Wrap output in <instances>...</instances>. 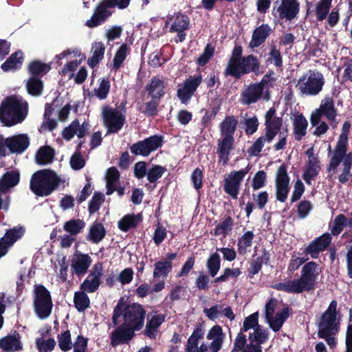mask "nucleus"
<instances>
[{
  "label": "nucleus",
  "instance_id": "20e7f679",
  "mask_svg": "<svg viewBox=\"0 0 352 352\" xmlns=\"http://www.w3.org/2000/svg\"><path fill=\"white\" fill-rule=\"evenodd\" d=\"M146 311L139 304L126 305L123 301H120L114 309L113 320L115 324L121 322L131 327L135 331L140 329L144 322Z\"/></svg>",
  "mask_w": 352,
  "mask_h": 352
},
{
  "label": "nucleus",
  "instance_id": "b1692460",
  "mask_svg": "<svg viewBox=\"0 0 352 352\" xmlns=\"http://www.w3.org/2000/svg\"><path fill=\"white\" fill-rule=\"evenodd\" d=\"M206 338L212 340L209 345L211 352H218L221 350L224 339L225 334L223 332L221 327L215 325L212 327L208 331Z\"/></svg>",
  "mask_w": 352,
  "mask_h": 352
},
{
  "label": "nucleus",
  "instance_id": "a18cd8bd",
  "mask_svg": "<svg viewBox=\"0 0 352 352\" xmlns=\"http://www.w3.org/2000/svg\"><path fill=\"white\" fill-rule=\"evenodd\" d=\"M74 307L79 312H84L90 307V299L86 292L79 291L74 293Z\"/></svg>",
  "mask_w": 352,
  "mask_h": 352
},
{
  "label": "nucleus",
  "instance_id": "6e6552de",
  "mask_svg": "<svg viewBox=\"0 0 352 352\" xmlns=\"http://www.w3.org/2000/svg\"><path fill=\"white\" fill-rule=\"evenodd\" d=\"M324 84L323 75L319 72L309 70L298 80L296 87L305 96H316L322 89Z\"/></svg>",
  "mask_w": 352,
  "mask_h": 352
},
{
  "label": "nucleus",
  "instance_id": "09e8293b",
  "mask_svg": "<svg viewBox=\"0 0 352 352\" xmlns=\"http://www.w3.org/2000/svg\"><path fill=\"white\" fill-rule=\"evenodd\" d=\"M172 262L166 260H160L154 265L153 277H166L172 270Z\"/></svg>",
  "mask_w": 352,
  "mask_h": 352
},
{
  "label": "nucleus",
  "instance_id": "e2e57ef3",
  "mask_svg": "<svg viewBox=\"0 0 352 352\" xmlns=\"http://www.w3.org/2000/svg\"><path fill=\"white\" fill-rule=\"evenodd\" d=\"M242 65L243 72L248 74L251 72H254L259 65L258 59L253 55H249L242 58Z\"/></svg>",
  "mask_w": 352,
  "mask_h": 352
},
{
  "label": "nucleus",
  "instance_id": "cd10ccee",
  "mask_svg": "<svg viewBox=\"0 0 352 352\" xmlns=\"http://www.w3.org/2000/svg\"><path fill=\"white\" fill-rule=\"evenodd\" d=\"M267 332L257 331L256 335L249 336V343L247 344L243 352H262L261 344L267 340Z\"/></svg>",
  "mask_w": 352,
  "mask_h": 352
},
{
  "label": "nucleus",
  "instance_id": "ddd939ff",
  "mask_svg": "<svg viewBox=\"0 0 352 352\" xmlns=\"http://www.w3.org/2000/svg\"><path fill=\"white\" fill-rule=\"evenodd\" d=\"M289 177L287 167L282 164L277 170L276 174V197L280 202H285L289 191Z\"/></svg>",
  "mask_w": 352,
  "mask_h": 352
},
{
  "label": "nucleus",
  "instance_id": "1a4fd4ad",
  "mask_svg": "<svg viewBox=\"0 0 352 352\" xmlns=\"http://www.w3.org/2000/svg\"><path fill=\"white\" fill-rule=\"evenodd\" d=\"M351 127L349 122H345L342 128V133L339 137L337 145L332 153L327 171L329 173V177L333 178L337 173V169L341 164L344 156L346 153V146L348 145V133Z\"/></svg>",
  "mask_w": 352,
  "mask_h": 352
},
{
  "label": "nucleus",
  "instance_id": "423d86ee",
  "mask_svg": "<svg viewBox=\"0 0 352 352\" xmlns=\"http://www.w3.org/2000/svg\"><path fill=\"white\" fill-rule=\"evenodd\" d=\"M282 126V119L276 116V109L270 108L265 114V135L258 138L250 147L249 153L257 155L261 151L265 143L271 142Z\"/></svg>",
  "mask_w": 352,
  "mask_h": 352
},
{
  "label": "nucleus",
  "instance_id": "a211bd4d",
  "mask_svg": "<svg viewBox=\"0 0 352 352\" xmlns=\"http://www.w3.org/2000/svg\"><path fill=\"white\" fill-rule=\"evenodd\" d=\"M263 91L260 85L251 84L245 85L241 92L240 102L249 105L256 102L263 96Z\"/></svg>",
  "mask_w": 352,
  "mask_h": 352
},
{
  "label": "nucleus",
  "instance_id": "4d7b16f0",
  "mask_svg": "<svg viewBox=\"0 0 352 352\" xmlns=\"http://www.w3.org/2000/svg\"><path fill=\"white\" fill-rule=\"evenodd\" d=\"M105 235V230L101 223L94 224L89 230L87 240L94 243H98Z\"/></svg>",
  "mask_w": 352,
  "mask_h": 352
},
{
  "label": "nucleus",
  "instance_id": "3c124183",
  "mask_svg": "<svg viewBox=\"0 0 352 352\" xmlns=\"http://www.w3.org/2000/svg\"><path fill=\"white\" fill-rule=\"evenodd\" d=\"M100 285V280L98 276L90 274L80 285V289L85 292L93 293L98 289Z\"/></svg>",
  "mask_w": 352,
  "mask_h": 352
},
{
  "label": "nucleus",
  "instance_id": "a19ab883",
  "mask_svg": "<svg viewBox=\"0 0 352 352\" xmlns=\"http://www.w3.org/2000/svg\"><path fill=\"white\" fill-rule=\"evenodd\" d=\"M28 93L32 96H39L43 90V82L41 78L30 76L25 84Z\"/></svg>",
  "mask_w": 352,
  "mask_h": 352
},
{
  "label": "nucleus",
  "instance_id": "37998d69",
  "mask_svg": "<svg viewBox=\"0 0 352 352\" xmlns=\"http://www.w3.org/2000/svg\"><path fill=\"white\" fill-rule=\"evenodd\" d=\"M341 168L340 169V174L338 176V180L340 183H346L348 182L351 177V170L352 165V157L350 155L344 156Z\"/></svg>",
  "mask_w": 352,
  "mask_h": 352
},
{
  "label": "nucleus",
  "instance_id": "0e129e2a",
  "mask_svg": "<svg viewBox=\"0 0 352 352\" xmlns=\"http://www.w3.org/2000/svg\"><path fill=\"white\" fill-rule=\"evenodd\" d=\"M104 201V195L100 192H95L91 199L89 202L88 210L90 214L97 212Z\"/></svg>",
  "mask_w": 352,
  "mask_h": 352
},
{
  "label": "nucleus",
  "instance_id": "72a5a7b5",
  "mask_svg": "<svg viewBox=\"0 0 352 352\" xmlns=\"http://www.w3.org/2000/svg\"><path fill=\"white\" fill-rule=\"evenodd\" d=\"M320 170V162L319 160L314 161H307L302 178L307 184H311V180L314 179Z\"/></svg>",
  "mask_w": 352,
  "mask_h": 352
},
{
  "label": "nucleus",
  "instance_id": "58836bf2",
  "mask_svg": "<svg viewBox=\"0 0 352 352\" xmlns=\"http://www.w3.org/2000/svg\"><path fill=\"white\" fill-rule=\"evenodd\" d=\"M237 120L233 116L226 117L220 125L221 135L223 138H234Z\"/></svg>",
  "mask_w": 352,
  "mask_h": 352
},
{
  "label": "nucleus",
  "instance_id": "052dcab7",
  "mask_svg": "<svg viewBox=\"0 0 352 352\" xmlns=\"http://www.w3.org/2000/svg\"><path fill=\"white\" fill-rule=\"evenodd\" d=\"M58 341L59 348L64 352L69 351L73 346L71 333L69 330H66L58 335Z\"/></svg>",
  "mask_w": 352,
  "mask_h": 352
},
{
  "label": "nucleus",
  "instance_id": "7c9ffc66",
  "mask_svg": "<svg viewBox=\"0 0 352 352\" xmlns=\"http://www.w3.org/2000/svg\"><path fill=\"white\" fill-rule=\"evenodd\" d=\"M272 29L267 24H263L256 28L252 34V38L250 42V47L254 48L260 46L267 36L270 35Z\"/></svg>",
  "mask_w": 352,
  "mask_h": 352
},
{
  "label": "nucleus",
  "instance_id": "864d4df0",
  "mask_svg": "<svg viewBox=\"0 0 352 352\" xmlns=\"http://www.w3.org/2000/svg\"><path fill=\"white\" fill-rule=\"evenodd\" d=\"M204 334L202 329L197 328L188 339L186 352H195L198 348L199 341L203 338Z\"/></svg>",
  "mask_w": 352,
  "mask_h": 352
},
{
  "label": "nucleus",
  "instance_id": "c756f323",
  "mask_svg": "<svg viewBox=\"0 0 352 352\" xmlns=\"http://www.w3.org/2000/svg\"><path fill=\"white\" fill-rule=\"evenodd\" d=\"M52 63H45L40 60H33L28 66V72L31 76L42 78L52 69Z\"/></svg>",
  "mask_w": 352,
  "mask_h": 352
},
{
  "label": "nucleus",
  "instance_id": "680f3d73",
  "mask_svg": "<svg viewBox=\"0 0 352 352\" xmlns=\"http://www.w3.org/2000/svg\"><path fill=\"white\" fill-rule=\"evenodd\" d=\"M254 236V233L252 231H248L240 238L238 242L240 254H244L247 249L251 247Z\"/></svg>",
  "mask_w": 352,
  "mask_h": 352
},
{
  "label": "nucleus",
  "instance_id": "e433bc0d",
  "mask_svg": "<svg viewBox=\"0 0 352 352\" xmlns=\"http://www.w3.org/2000/svg\"><path fill=\"white\" fill-rule=\"evenodd\" d=\"M295 138L300 140L306 135L308 122L302 114L296 115L293 119Z\"/></svg>",
  "mask_w": 352,
  "mask_h": 352
},
{
  "label": "nucleus",
  "instance_id": "6ab92c4d",
  "mask_svg": "<svg viewBox=\"0 0 352 352\" xmlns=\"http://www.w3.org/2000/svg\"><path fill=\"white\" fill-rule=\"evenodd\" d=\"M0 349L4 352L20 351L23 349L21 342V336L19 332L14 331L12 334H8L0 339Z\"/></svg>",
  "mask_w": 352,
  "mask_h": 352
},
{
  "label": "nucleus",
  "instance_id": "f03ea898",
  "mask_svg": "<svg viewBox=\"0 0 352 352\" xmlns=\"http://www.w3.org/2000/svg\"><path fill=\"white\" fill-rule=\"evenodd\" d=\"M322 116L330 122L333 128L337 126L338 124V122L336 121L337 110L333 98H324L322 100L319 107L313 111L311 114L310 122L312 126L316 127L314 135L316 136H321L324 134L329 129L328 124L322 121Z\"/></svg>",
  "mask_w": 352,
  "mask_h": 352
},
{
  "label": "nucleus",
  "instance_id": "ea45409f",
  "mask_svg": "<svg viewBox=\"0 0 352 352\" xmlns=\"http://www.w3.org/2000/svg\"><path fill=\"white\" fill-rule=\"evenodd\" d=\"M250 329H253L254 331L250 333L249 336L256 335V332L262 331L267 332L266 330H264L261 328V327L258 324V313L255 312L248 317H247L244 322L243 327L241 328V331H248Z\"/></svg>",
  "mask_w": 352,
  "mask_h": 352
},
{
  "label": "nucleus",
  "instance_id": "774afa93",
  "mask_svg": "<svg viewBox=\"0 0 352 352\" xmlns=\"http://www.w3.org/2000/svg\"><path fill=\"white\" fill-rule=\"evenodd\" d=\"M267 175L264 170L258 171L252 179V187L253 190H258L265 186L266 183Z\"/></svg>",
  "mask_w": 352,
  "mask_h": 352
},
{
  "label": "nucleus",
  "instance_id": "bf43d9fd",
  "mask_svg": "<svg viewBox=\"0 0 352 352\" xmlns=\"http://www.w3.org/2000/svg\"><path fill=\"white\" fill-rule=\"evenodd\" d=\"M35 344L38 352H51L56 346V341L52 338L47 340L38 338L36 339Z\"/></svg>",
  "mask_w": 352,
  "mask_h": 352
},
{
  "label": "nucleus",
  "instance_id": "79ce46f5",
  "mask_svg": "<svg viewBox=\"0 0 352 352\" xmlns=\"http://www.w3.org/2000/svg\"><path fill=\"white\" fill-rule=\"evenodd\" d=\"M142 221L140 214H126L118 221V228L123 232H126L131 228H135Z\"/></svg>",
  "mask_w": 352,
  "mask_h": 352
},
{
  "label": "nucleus",
  "instance_id": "13d9d810",
  "mask_svg": "<svg viewBox=\"0 0 352 352\" xmlns=\"http://www.w3.org/2000/svg\"><path fill=\"white\" fill-rule=\"evenodd\" d=\"M119 178V171L111 167V194L116 192L118 197H122L124 194V186L118 182Z\"/></svg>",
  "mask_w": 352,
  "mask_h": 352
},
{
  "label": "nucleus",
  "instance_id": "5fc2aeb1",
  "mask_svg": "<svg viewBox=\"0 0 352 352\" xmlns=\"http://www.w3.org/2000/svg\"><path fill=\"white\" fill-rule=\"evenodd\" d=\"M164 321V316L163 314L153 316L146 324V334L150 338H154L157 329Z\"/></svg>",
  "mask_w": 352,
  "mask_h": 352
},
{
  "label": "nucleus",
  "instance_id": "aec40b11",
  "mask_svg": "<svg viewBox=\"0 0 352 352\" xmlns=\"http://www.w3.org/2000/svg\"><path fill=\"white\" fill-rule=\"evenodd\" d=\"M135 330L122 323L111 333V344H122L128 342L134 336Z\"/></svg>",
  "mask_w": 352,
  "mask_h": 352
},
{
  "label": "nucleus",
  "instance_id": "0eeeda50",
  "mask_svg": "<svg viewBox=\"0 0 352 352\" xmlns=\"http://www.w3.org/2000/svg\"><path fill=\"white\" fill-rule=\"evenodd\" d=\"M33 307L35 314L41 320L47 319L52 314V296L50 291L43 285H34Z\"/></svg>",
  "mask_w": 352,
  "mask_h": 352
},
{
  "label": "nucleus",
  "instance_id": "39448f33",
  "mask_svg": "<svg viewBox=\"0 0 352 352\" xmlns=\"http://www.w3.org/2000/svg\"><path fill=\"white\" fill-rule=\"evenodd\" d=\"M59 184L60 178L54 171L41 170L32 175L30 188L36 196H49L58 187Z\"/></svg>",
  "mask_w": 352,
  "mask_h": 352
},
{
  "label": "nucleus",
  "instance_id": "2eb2a0df",
  "mask_svg": "<svg viewBox=\"0 0 352 352\" xmlns=\"http://www.w3.org/2000/svg\"><path fill=\"white\" fill-rule=\"evenodd\" d=\"M201 82L202 77L200 75L190 76L186 79L182 87L177 90V96L180 100L183 103H187Z\"/></svg>",
  "mask_w": 352,
  "mask_h": 352
},
{
  "label": "nucleus",
  "instance_id": "8fccbe9b",
  "mask_svg": "<svg viewBox=\"0 0 352 352\" xmlns=\"http://www.w3.org/2000/svg\"><path fill=\"white\" fill-rule=\"evenodd\" d=\"M93 56L87 60V64L94 68L103 58L105 50L104 45L102 42H96L93 45Z\"/></svg>",
  "mask_w": 352,
  "mask_h": 352
},
{
  "label": "nucleus",
  "instance_id": "c85d7f7f",
  "mask_svg": "<svg viewBox=\"0 0 352 352\" xmlns=\"http://www.w3.org/2000/svg\"><path fill=\"white\" fill-rule=\"evenodd\" d=\"M91 263V258L88 254H79L72 261V268L74 270V272L78 276H83L87 272Z\"/></svg>",
  "mask_w": 352,
  "mask_h": 352
},
{
  "label": "nucleus",
  "instance_id": "338daca9",
  "mask_svg": "<svg viewBox=\"0 0 352 352\" xmlns=\"http://www.w3.org/2000/svg\"><path fill=\"white\" fill-rule=\"evenodd\" d=\"M78 128V120L75 119L71 122V124L68 126L65 127L63 129L62 133L63 138L67 141L71 140L77 133Z\"/></svg>",
  "mask_w": 352,
  "mask_h": 352
},
{
  "label": "nucleus",
  "instance_id": "c03bdc74",
  "mask_svg": "<svg viewBox=\"0 0 352 352\" xmlns=\"http://www.w3.org/2000/svg\"><path fill=\"white\" fill-rule=\"evenodd\" d=\"M333 0H320L315 6V14L318 21H322L327 19L329 13Z\"/></svg>",
  "mask_w": 352,
  "mask_h": 352
},
{
  "label": "nucleus",
  "instance_id": "f257e3e1",
  "mask_svg": "<svg viewBox=\"0 0 352 352\" xmlns=\"http://www.w3.org/2000/svg\"><path fill=\"white\" fill-rule=\"evenodd\" d=\"M318 274L317 264L310 261L302 267L300 278L276 283L273 288L290 294L310 291L315 288Z\"/></svg>",
  "mask_w": 352,
  "mask_h": 352
},
{
  "label": "nucleus",
  "instance_id": "49530a36",
  "mask_svg": "<svg viewBox=\"0 0 352 352\" xmlns=\"http://www.w3.org/2000/svg\"><path fill=\"white\" fill-rule=\"evenodd\" d=\"M242 58L236 60H229L225 70L226 76H232L236 78H239L242 75L246 74V72L242 71Z\"/></svg>",
  "mask_w": 352,
  "mask_h": 352
},
{
  "label": "nucleus",
  "instance_id": "de8ad7c7",
  "mask_svg": "<svg viewBox=\"0 0 352 352\" xmlns=\"http://www.w3.org/2000/svg\"><path fill=\"white\" fill-rule=\"evenodd\" d=\"M129 52V47L126 43L121 45L118 47L114 54L113 60V69L117 70L122 65L123 62L126 58Z\"/></svg>",
  "mask_w": 352,
  "mask_h": 352
},
{
  "label": "nucleus",
  "instance_id": "a878e982",
  "mask_svg": "<svg viewBox=\"0 0 352 352\" xmlns=\"http://www.w3.org/2000/svg\"><path fill=\"white\" fill-rule=\"evenodd\" d=\"M126 109L122 102L113 110L111 109V133L118 132L126 122Z\"/></svg>",
  "mask_w": 352,
  "mask_h": 352
},
{
  "label": "nucleus",
  "instance_id": "f3484780",
  "mask_svg": "<svg viewBox=\"0 0 352 352\" xmlns=\"http://www.w3.org/2000/svg\"><path fill=\"white\" fill-rule=\"evenodd\" d=\"M299 12L298 0H281V3L276 8H274V14L280 19L291 21Z\"/></svg>",
  "mask_w": 352,
  "mask_h": 352
},
{
  "label": "nucleus",
  "instance_id": "4be33fe9",
  "mask_svg": "<svg viewBox=\"0 0 352 352\" xmlns=\"http://www.w3.org/2000/svg\"><path fill=\"white\" fill-rule=\"evenodd\" d=\"M8 143L11 153L21 154L30 145V138L27 134L22 133L8 137Z\"/></svg>",
  "mask_w": 352,
  "mask_h": 352
},
{
  "label": "nucleus",
  "instance_id": "7ed1b4c3",
  "mask_svg": "<svg viewBox=\"0 0 352 352\" xmlns=\"http://www.w3.org/2000/svg\"><path fill=\"white\" fill-rule=\"evenodd\" d=\"M28 115L27 102H21L16 96L6 97L0 105V121L6 126L22 122Z\"/></svg>",
  "mask_w": 352,
  "mask_h": 352
},
{
  "label": "nucleus",
  "instance_id": "bb28decb",
  "mask_svg": "<svg viewBox=\"0 0 352 352\" xmlns=\"http://www.w3.org/2000/svg\"><path fill=\"white\" fill-rule=\"evenodd\" d=\"M234 138H223L218 140L217 153L218 154L219 162L226 164L229 160L230 152L234 148Z\"/></svg>",
  "mask_w": 352,
  "mask_h": 352
},
{
  "label": "nucleus",
  "instance_id": "dca6fc26",
  "mask_svg": "<svg viewBox=\"0 0 352 352\" xmlns=\"http://www.w3.org/2000/svg\"><path fill=\"white\" fill-rule=\"evenodd\" d=\"M110 0L102 1L96 8L94 12L85 25L89 28L97 27L105 22L110 16Z\"/></svg>",
  "mask_w": 352,
  "mask_h": 352
},
{
  "label": "nucleus",
  "instance_id": "5701e85b",
  "mask_svg": "<svg viewBox=\"0 0 352 352\" xmlns=\"http://www.w3.org/2000/svg\"><path fill=\"white\" fill-rule=\"evenodd\" d=\"M204 313L210 320H215L221 314L230 320L235 318V315L230 306H225L223 304H216L210 308L204 309Z\"/></svg>",
  "mask_w": 352,
  "mask_h": 352
},
{
  "label": "nucleus",
  "instance_id": "9d476101",
  "mask_svg": "<svg viewBox=\"0 0 352 352\" xmlns=\"http://www.w3.org/2000/svg\"><path fill=\"white\" fill-rule=\"evenodd\" d=\"M337 302L332 300L328 309L322 315L318 324V336L320 338H326L336 334L339 328V322L337 321Z\"/></svg>",
  "mask_w": 352,
  "mask_h": 352
},
{
  "label": "nucleus",
  "instance_id": "393cba45",
  "mask_svg": "<svg viewBox=\"0 0 352 352\" xmlns=\"http://www.w3.org/2000/svg\"><path fill=\"white\" fill-rule=\"evenodd\" d=\"M20 181L19 170H11L6 172L0 178V192L7 193L11 188L16 186Z\"/></svg>",
  "mask_w": 352,
  "mask_h": 352
},
{
  "label": "nucleus",
  "instance_id": "4468645a",
  "mask_svg": "<svg viewBox=\"0 0 352 352\" xmlns=\"http://www.w3.org/2000/svg\"><path fill=\"white\" fill-rule=\"evenodd\" d=\"M23 226L14 227L7 230L4 236L0 239V258L4 256L8 250L25 234Z\"/></svg>",
  "mask_w": 352,
  "mask_h": 352
},
{
  "label": "nucleus",
  "instance_id": "4c0bfd02",
  "mask_svg": "<svg viewBox=\"0 0 352 352\" xmlns=\"http://www.w3.org/2000/svg\"><path fill=\"white\" fill-rule=\"evenodd\" d=\"M55 155L54 150L49 146L41 147L36 153V161L38 164L45 165L51 164Z\"/></svg>",
  "mask_w": 352,
  "mask_h": 352
},
{
  "label": "nucleus",
  "instance_id": "9b49d317",
  "mask_svg": "<svg viewBox=\"0 0 352 352\" xmlns=\"http://www.w3.org/2000/svg\"><path fill=\"white\" fill-rule=\"evenodd\" d=\"M249 172L247 167L238 171H232L224 179V191L233 199H237L241 183Z\"/></svg>",
  "mask_w": 352,
  "mask_h": 352
},
{
  "label": "nucleus",
  "instance_id": "473e14b6",
  "mask_svg": "<svg viewBox=\"0 0 352 352\" xmlns=\"http://www.w3.org/2000/svg\"><path fill=\"white\" fill-rule=\"evenodd\" d=\"M166 23H170V30L173 32H184L187 29L189 22L186 16L176 13L168 17Z\"/></svg>",
  "mask_w": 352,
  "mask_h": 352
},
{
  "label": "nucleus",
  "instance_id": "2f4dec72",
  "mask_svg": "<svg viewBox=\"0 0 352 352\" xmlns=\"http://www.w3.org/2000/svg\"><path fill=\"white\" fill-rule=\"evenodd\" d=\"M23 59V54L21 51L15 52L1 65V68L5 72L19 69Z\"/></svg>",
  "mask_w": 352,
  "mask_h": 352
},
{
  "label": "nucleus",
  "instance_id": "f8f14e48",
  "mask_svg": "<svg viewBox=\"0 0 352 352\" xmlns=\"http://www.w3.org/2000/svg\"><path fill=\"white\" fill-rule=\"evenodd\" d=\"M162 145L161 137L153 135L142 141L133 144L131 152L135 155L148 156L151 152L157 150Z\"/></svg>",
  "mask_w": 352,
  "mask_h": 352
},
{
  "label": "nucleus",
  "instance_id": "603ef678",
  "mask_svg": "<svg viewBox=\"0 0 352 352\" xmlns=\"http://www.w3.org/2000/svg\"><path fill=\"white\" fill-rule=\"evenodd\" d=\"M346 226H351V220H349L343 214H339L335 218L331 226V234L338 235Z\"/></svg>",
  "mask_w": 352,
  "mask_h": 352
},
{
  "label": "nucleus",
  "instance_id": "c9c22d12",
  "mask_svg": "<svg viewBox=\"0 0 352 352\" xmlns=\"http://www.w3.org/2000/svg\"><path fill=\"white\" fill-rule=\"evenodd\" d=\"M289 309L285 307L278 312L275 316H272L270 318L267 319V322L269 324L271 329L274 331H278L282 327L283 323L289 317Z\"/></svg>",
  "mask_w": 352,
  "mask_h": 352
},
{
  "label": "nucleus",
  "instance_id": "f704fd0d",
  "mask_svg": "<svg viewBox=\"0 0 352 352\" xmlns=\"http://www.w3.org/2000/svg\"><path fill=\"white\" fill-rule=\"evenodd\" d=\"M146 89L153 99L159 100L164 94V82L158 77L153 78L150 83L146 85Z\"/></svg>",
  "mask_w": 352,
  "mask_h": 352
},
{
  "label": "nucleus",
  "instance_id": "6e6d98bb",
  "mask_svg": "<svg viewBox=\"0 0 352 352\" xmlns=\"http://www.w3.org/2000/svg\"><path fill=\"white\" fill-rule=\"evenodd\" d=\"M85 226V221L82 219H78L67 221L64 224L63 228L71 235H76L84 229Z\"/></svg>",
  "mask_w": 352,
  "mask_h": 352
},
{
  "label": "nucleus",
  "instance_id": "69168bd1",
  "mask_svg": "<svg viewBox=\"0 0 352 352\" xmlns=\"http://www.w3.org/2000/svg\"><path fill=\"white\" fill-rule=\"evenodd\" d=\"M221 260L217 253L212 254L207 261V267L211 276L214 277L220 269Z\"/></svg>",
  "mask_w": 352,
  "mask_h": 352
},
{
  "label": "nucleus",
  "instance_id": "412c9836",
  "mask_svg": "<svg viewBox=\"0 0 352 352\" xmlns=\"http://www.w3.org/2000/svg\"><path fill=\"white\" fill-rule=\"evenodd\" d=\"M331 241V234L325 233L312 241L305 249V252L310 254L313 258H318L319 253L324 250Z\"/></svg>",
  "mask_w": 352,
  "mask_h": 352
}]
</instances>
